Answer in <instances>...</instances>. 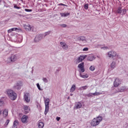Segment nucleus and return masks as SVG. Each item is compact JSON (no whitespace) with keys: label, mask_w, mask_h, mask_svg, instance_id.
<instances>
[{"label":"nucleus","mask_w":128,"mask_h":128,"mask_svg":"<svg viewBox=\"0 0 128 128\" xmlns=\"http://www.w3.org/2000/svg\"><path fill=\"white\" fill-rule=\"evenodd\" d=\"M6 94H7L8 98L12 100H16L18 96L16 93L12 89H8L6 90Z\"/></svg>","instance_id":"nucleus-1"},{"label":"nucleus","mask_w":128,"mask_h":128,"mask_svg":"<svg viewBox=\"0 0 128 128\" xmlns=\"http://www.w3.org/2000/svg\"><path fill=\"white\" fill-rule=\"evenodd\" d=\"M102 120V116H98L92 120L91 122V126H98L100 124Z\"/></svg>","instance_id":"nucleus-2"},{"label":"nucleus","mask_w":128,"mask_h":128,"mask_svg":"<svg viewBox=\"0 0 128 128\" xmlns=\"http://www.w3.org/2000/svg\"><path fill=\"white\" fill-rule=\"evenodd\" d=\"M108 58H120V55L116 52L112 50L107 53Z\"/></svg>","instance_id":"nucleus-3"},{"label":"nucleus","mask_w":128,"mask_h":128,"mask_svg":"<svg viewBox=\"0 0 128 128\" xmlns=\"http://www.w3.org/2000/svg\"><path fill=\"white\" fill-rule=\"evenodd\" d=\"M22 82L20 81H18L13 86L14 90H20L22 87Z\"/></svg>","instance_id":"nucleus-4"},{"label":"nucleus","mask_w":128,"mask_h":128,"mask_svg":"<svg viewBox=\"0 0 128 128\" xmlns=\"http://www.w3.org/2000/svg\"><path fill=\"white\" fill-rule=\"evenodd\" d=\"M50 104V99L46 98L45 100V112L44 114L45 116H46L48 114V110L50 108V106H48Z\"/></svg>","instance_id":"nucleus-5"},{"label":"nucleus","mask_w":128,"mask_h":128,"mask_svg":"<svg viewBox=\"0 0 128 128\" xmlns=\"http://www.w3.org/2000/svg\"><path fill=\"white\" fill-rule=\"evenodd\" d=\"M116 14H119L121 16H124L126 14V9H122V7H118L116 10Z\"/></svg>","instance_id":"nucleus-6"},{"label":"nucleus","mask_w":128,"mask_h":128,"mask_svg":"<svg viewBox=\"0 0 128 128\" xmlns=\"http://www.w3.org/2000/svg\"><path fill=\"white\" fill-rule=\"evenodd\" d=\"M86 58V55H81L76 59V64H80L81 62H82L84 58Z\"/></svg>","instance_id":"nucleus-7"},{"label":"nucleus","mask_w":128,"mask_h":128,"mask_svg":"<svg viewBox=\"0 0 128 128\" xmlns=\"http://www.w3.org/2000/svg\"><path fill=\"white\" fill-rule=\"evenodd\" d=\"M122 84V81H120V80L118 78H116L115 79V80L114 82V85L115 88H118L120 84Z\"/></svg>","instance_id":"nucleus-8"},{"label":"nucleus","mask_w":128,"mask_h":128,"mask_svg":"<svg viewBox=\"0 0 128 128\" xmlns=\"http://www.w3.org/2000/svg\"><path fill=\"white\" fill-rule=\"evenodd\" d=\"M24 100L26 102H30V94L28 93H26L24 94Z\"/></svg>","instance_id":"nucleus-9"},{"label":"nucleus","mask_w":128,"mask_h":128,"mask_svg":"<svg viewBox=\"0 0 128 128\" xmlns=\"http://www.w3.org/2000/svg\"><path fill=\"white\" fill-rule=\"evenodd\" d=\"M10 58L12 62H14L16 61L18 58H20V55L18 54L12 55Z\"/></svg>","instance_id":"nucleus-10"},{"label":"nucleus","mask_w":128,"mask_h":128,"mask_svg":"<svg viewBox=\"0 0 128 128\" xmlns=\"http://www.w3.org/2000/svg\"><path fill=\"white\" fill-rule=\"evenodd\" d=\"M60 44L61 46L62 47V48H63V50H67L68 49V44H66V42H60Z\"/></svg>","instance_id":"nucleus-11"},{"label":"nucleus","mask_w":128,"mask_h":128,"mask_svg":"<svg viewBox=\"0 0 128 128\" xmlns=\"http://www.w3.org/2000/svg\"><path fill=\"white\" fill-rule=\"evenodd\" d=\"M20 30H22V29H20V28H12L11 29H9L8 30V34H10V32H20Z\"/></svg>","instance_id":"nucleus-12"},{"label":"nucleus","mask_w":128,"mask_h":128,"mask_svg":"<svg viewBox=\"0 0 128 128\" xmlns=\"http://www.w3.org/2000/svg\"><path fill=\"white\" fill-rule=\"evenodd\" d=\"M42 34H40L38 35H37L34 38V42H38L40 40H42Z\"/></svg>","instance_id":"nucleus-13"},{"label":"nucleus","mask_w":128,"mask_h":128,"mask_svg":"<svg viewBox=\"0 0 128 128\" xmlns=\"http://www.w3.org/2000/svg\"><path fill=\"white\" fill-rule=\"evenodd\" d=\"M78 68H80V70L82 72H84V63L82 62L80 64L78 65Z\"/></svg>","instance_id":"nucleus-14"},{"label":"nucleus","mask_w":128,"mask_h":128,"mask_svg":"<svg viewBox=\"0 0 128 128\" xmlns=\"http://www.w3.org/2000/svg\"><path fill=\"white\" fill-rule=\"evenodd\" d=\"M78 40H81L82 42H84V44H86V42H88V40H86V37H84V36H78Z\"/></svg>","instance_id":"nucleus-15"},{"label":"nucleus","mask_w":128,"mask_h":128,"mask_svg":"<svg viewBox=\"0 0 128 128\" xmlns=\"http://www.w3.org/2000/svg\"><path fill=\"white\" fill-rule=\"evenodd\" d=\"M2 114L4 118H6L8 116V110L4 109L2 112Z\"/></svg>","instance_id":"nucleus-16"},{"label":"nucleus","mask_w":128,"mask_h":128,"mask_svg":"<svg viewBox=\"0 0 128 128\" xmlns=\"http://www.w3.org/2000/svg\"><path fill=\"white\" fill-rule=\"evenodd\" d=\"M94 60H96V57L92 54H90L88 57V60H90V62H92Z\"/></svg>","instance_id":"nucleus-17"},{"label":"nucleus","mask_w":128,"mask_h":128,"mask_svg":"<svg viewBox=\"0 0 128 128\" xmlns=\"http://www.w3.org/2000/svg\"><path fill=\"white\" fill-rule=\"evenodd\" d=\"M24 28L27 32H30L32 30V26L30 24L24 25Z\"/></svg>","instance_id":"nucleus-18"},{"label":"nucleus","mask_w":128,"mask_h":128,"mask_svg":"<svg viewBox=\"0 0 128 128\" xmlns=\"http://www.w3.org/2000/svg\"><path fill=\"white\" fill-rule=\"evenodd\" d=\"M28 118V117L26 116V115H24L22 116V122H23V124H26V120Z\"/></svg>","instance_id":"nucleus-19"},{"label":"nucleus","mask_w":128,"mask_h":128,"mask_svg":"<svg viewBox=\"0 0 128 128\" xmlns=\"http://www.w3.org/2000/svg\"><path fill=\"white\" fill-rule=\"evenodd\" d=\"M82 106V103L78 102L76 104V106L74 107V110H78V108H80Z\"/></svg>","instance_id":"nucleus-20"},{"label":"nucleus","mask_w":128,"mask_h":128,"mask_svg":"<svg viewBox=\"0 0 128 128\" xmlns=\"http://www.w3.org/2000/svg\"><path fill=\"white\" fill-rule=\"evenodd\" d=\"M38 126V128H44V123L42 121H39Z\"/></svg>","instance_id":"nucleus-21"},{"label":"nucleus","mask_w":128,"mask_h":128,"mask_svg":"<svg viewBox=\"0 0 128 128\" xmlns=\"http://www.w3.org/2000/svg\"><path fill=\"white\" fill-rule=\"evenodd\" d=\"M126 90V86L120 87L117 91V92H124Z\"/></svg>","instance_id":"nucleus-22"},{"label":"nucleus","mask_w":128,"mask_h":128,"mask_svg":"<svg viewBox=\"0 0 128 128\" xmlns=\"http://www.w3.org/2000/svg\"><path fill=\"white\" fill-rule=\"evenodd\" d=\"M24 110L25 114H28L30 112V108L28 106H24Z\"/></svg>","instance_id":"nucleus-23"},{"label":"nucleus","mask_w":128,"mask_h":128,"mask_svg":"<svg viewBox=\"0 0 128 128\" xmlns=\"http://www.w3.org/2000/svg\"><path fill=\"white\" fill-rule=\"evenodd\" d=\"M60 14L62 18H66V16H70V13L69 12L60 13Z\"/></svg>","instance_id":"nucleus-24"},{"label":"nucleus","mask_w":128,"mask_h":128,"mask_svg":"<svg viewBox=\"0 0 128 128\" xmlns=\"http://www.w3.org/2000/svg\"><path fill=\"white\" fill-rule=\"evenodd\" d=\"M116 61H113L110 64V68L114 70L116 68Z\"/></svg>","instance_id":"nucleus-25"},{"label":"nucleus","mask_w":128,"mask_h":128,"mask_svg":"<svg viewBox=\"0 0 128 128\" xmlns=\"http://www.w3.org/2000/svg\"><path fill=\"white\" fill-rule=\"evenodd\" d=\"M76 89V84H74L72 85L70 89V92H74V90Z\"/></svg>","instance_id":"nucleus-26"},{"label":"nucleus","mask_w":128,"mask_h":128,"mask_svg":"<svg viewBox=\"0 0 128 128\" xmlns=\"http://www.w3.org/2000/svg\"><path fill=\"white\" fill-rule=\"evenodd\" d=\"M18 121L15 120L14 122L12 128H18Z\"/></svg>","instance_id":"nucleus-27"},{"label":"nucleus","mask_w":128,"mask_h":128,"mask_svg":"<svg viewBox=\"0 0 128 128\" xmlns=\"http://www.w3.org/2000/svg\"><path fill=\"white\" fill-rule=\"evenodd\" d=\"M88 86H83L80 88H79L78 90H88Z\"/></svg>","instance_id":"nucleus-28"},{"label":"nucleus","mask_w":128,"mask_h":128,"mask_svg":"<svg viewBox=\"0 0 128 128\" xmlns=\"http://www.w3.org/2000/svg\"><path fill=\"white\" fill-rule=\"evenodd\" d=\"M104 94V92H95L93 93V96H100V94Z\"/></svg>","instance_id":"nucleus-29"},{"label":"nucleus","mask_w":128,"mask_h":128,"mask_svg":"<svg viewBox=\"0 0 128 128\" xmlns=\"http://www.w3.org/2000/svg\"><path fill=\"white\" fill-rule=\"evenodd\" d=\"M80 78H88V74H80Z\"/></svg>","instance_id":"nucleus-30"},{"label":"nucleus","mask_w":128,"mask_h":128,"mask_svg":"<svg viewBox=\"0 0 128 128\" xmlns=\"http://www.w3.org/2000/svg\"><path fill=\"white\" fill-rule=\"evenodd\" d=\"M6 64H12V60L11 57L8 58L6 61Z\"/></svg>","instance_id":"nucleus-31"},{"label":"nucleus","mask_w":128,"mask_h":128,"mask_svg":"<svg viewBox=\"0 0 128 128\" xmlns=\"http://www.w3.org/2000/svg\"><path fill=\"white\" fill-rule=\"evenodd\" d=\"M89 70H91V72H94V70H96V66L92 65L91 66Z\"/></svg>","instance_id":"nucleus-32"},{"label":"nucleus","mask_w":128,"mask_h":128,"mask_svg":"<svg viewBox=\"0 0 128 128\" xmlns=\"http://www.w3.org/2000/svg\"><path fill=\"white\" fill-rule=\"evenodd\" d=\"M18 42L20 44L22 42V36H19L18 39Z\"/></svg>","instance_id":"nucleus-33"},{"label":"nucleus","mask_w":128,"mask_h":128,"mask_svg":"<svg viewBox=\"0 0 128 128\" xmlns=\"http://www.w3.org/2000/svg\"><path fill=\"white\" fill-rule=\"evenodd\" d=\"M42 80H43L44 82H45V83L48 82V78H43L42 79Z\"/></svg>","instance_id":"nucleus-34"},{"label":"nucleus","mask_w":128,"mask_h":128,"mask_svg":"<svg viewBox=\"0 0 128 128\" xmlns=\"http://www.w3.org/2000/svg\"><path fill=\"white\" fill-rule=\"evenodd\" d=\"M36 86H37L38 90H42V89L40 88V84L38 83L36 84Z\"/></svg>","instance_id":"nucleus-35"},{"label":"nucleus","mask_w":128,"mask_h":128,"mask_svg":"<svg viewBox=\"0 0 128 128\" xmlns=\"http://www.w3.org/2000/svg\"><path fill=\"white\" fill-rule=\"evenodd\" d=\"M50 34V31H48L47 32H46L44 34V36H48V34Z\"/></svg>","instance_id":"nucleus-36"},{"label":"nucleus","mask_w":128,"mask_h":128,"mask_svg":"<svg viewBox=\"0 0 128 128\" xmlns=\"http://www.w3.org/2000/svg\"><path fill=\"white\" fill-rule=\"evenodd\" d=\"M8 124H10V120H8L5 122V124H4L5 126H6Z\"/></svg>","instance_id":"nucleus-37"},{"label":"nucleus","mask_w":128,"mask_h":128,"mask_svg":"<svg viewBox=\"0 0 128 128\" xmlns=\"http://www.w3.org/2000/svg\"><path fill=\"white\" fill-rule=\"evenodd\" d=\"M84 8H85V10H88V4H85L84 6Z\"/></svg>","instance_id":"nucleus-38"},{"label":"nucleus","mask_w":128,"mask_h":128,"mask_svg":"<svg viewBox=\"0 0 128 128\" xmlns=\"http://www.w3.org/2000/svg\"><path fill=\"white\" fill-rule=\"evenodd\" d=\"M4 102L3 100H0V106H4Z\"/></svg>","instance_id":"nucleus-39"},{"label":"nucleus","mask_w":128,"mask_h":128,"mask_svg":"<svg viewBox=\"0 0 128 128\" xmlns=\"http://www.w3.org/2000/svg\"><path fill=\"white\" fill-rule=\"evenodd\" d=\"M94 93H90L87 95V96H94Z\"/></svg>","instance_id":"nucleus-40"},{"label":"nucleus","mask_w":128,"mask_h":128,"mask_svg":"<svg viewBox=\"0 0 128 128\" xmlns=\"http://www.w3.org/2000/svg\"><path fill=\"white\" fill-rule=\"evenodd\" d=\"M24 10H25V12H28L32 11V10H30V9H24Z\"/></svg>","instance_id":"nucleus-41"},{"label":"nucleus","mask_w":128,"mask_h":128,"mask_svg":"<svg viewBox=\"0 0 128 128\" xmlns=\"http://www.w3.org/2000/svg\"><path fill=\"white\" fill-rule=\"evenodd\" d=\"M82 50H83V52H88V48H83Z\"/></svg>","instance_id":"nucleus-42"},{"label":"nucleus","mask_w":128,"mask_h":128,"mask_svg":"<svg viewBox=\"0 0 128 128\" xmlns=\"http://www.w3.org/2000/svg\"><path fill=\"white\" fill-rule=\"evenodd\" d=\"M60 26H62V28H66V24H60Z\"/></svg>","instance_id":"nucleus-43"},{"label":"nucleus","mask_w":128,"mask_h":128,"mask_svg":"<svg viewBox=\"0 0 128 128\" xmlns=\"http://www.w3.org/2000/svg\"><path fill=\"white\" fill-rule=\"evenodd\" d=\"M102 48H103V50H106L108 48L106 46L101 47V50H102Z\"/></svg>","instance_id":"nucleus-44"},{"label":"nucleus","mask_w":128,"mask_h":128,"mask_svg":"<svg viewBox=\"0 0 128 128\" xmlns=\"http://www.w3.org/2000/svg\"><path fill=\"white\" fill-rule=\"evenodd\" d=\"M56 120L58 122H60V117H56Z\"/></svg>","instance_id":"nucleus-45"},{"label":"nucleus","mask_w":128,"mask_h":128,"mask_svg":"<svg viewBox=\"0 0 128 128\" xmlns=\"http://www.w3.org/2000/svg\"><path fill=\"white\" fill-rule=\"evenodd\" d=\"M58 6H67L66 5L64 4H62V3L58 4Z\"/></svg>","instance_id":"nucleus-46"},{"label":"nucleus","mask_w":128,"mask_h":128,"mask_svg":"<svg viewBox=\"0 0 128 128\" xmlns=\"http://www.w3.org/2000/svg\"><path fill=\"white\" fill-rule=\"evenodd\" d=\"M14 8H17L18 10H20V7L18 6H14Z\"/></svg>","instance_id":"nucleus-47"},{"label":"nucleus","mask_w":128,"mask_h":128,"mask_svg":"<svg viewBox=\"0 0 128 128\" xmlns=\"http://www.w3.org/2000/svg\"><path fill=\"white\" fill-rule=\"evenodd\" d=\"M98 46H100V45H99V44H97V45L96 46V48H98Z\"/></svg>","instance_id":"nucleus-48"},{"label":"nucleus","mask_w":128,"mask_h":128,"mask_svg":"<svg viewBox=\"0 0 128 128\" xmlns=\"http://www.w3.org/2000/svg\"><path fill=\"white\" fill-rule=\"evenodd\" d=\"M2 110L0 109V116L2 114Z\"/></svg>","instance_id":"nucleus-49"},{"label":"nucleus","mask_w":128,"mask_h":128,"mask_svg":"<svg viewBox=\"0 0 128 128\" xmlns=\"http://www.w3.org/2000/svg\"><path fill=\"white\" fill-rule=\"evenodd\" d=\"M70 96H73L72 94H70Z\"/></svg>","instance_id":"nucleus-50"},{"label":"nucleus","mask_w":128,"mask_h":128,"mask_svg":"<svg viewBox=\"0 0 128 128\" xmlns=\"http://www.w3.org/2000/svg\"><path fill=\"white\" fill-rule=\"evenodd\" d=\"M92 42V40H90L89 42Z\"/></svg>","instance_id":"nucleus-51"},{"label":"nucleus","mask_w":128,"mask_h":128,"mask_svg":"<svg viewBox=\"0 0 128 128\" xmlns=\"http://www.w3.org/2000/svg\"><path fill=\"white\" fill-rule=\"evenodd\" d=\"M2 2V0H0V4Z\"/></svg>","instance_id":"nucleus-52"}]
</instances>
